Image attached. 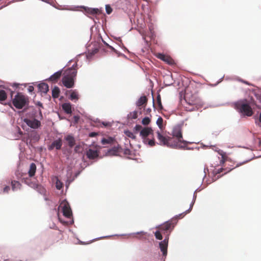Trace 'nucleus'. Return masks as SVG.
Instances as JSON below:
<instances>
[{"instance_id":"f257e3e1","label":"nucleus","mask_w":261,"mask_h":261,"mask_svg":"<svg viewBox=\"0 0 261 261\" xmlns=\"http://www.w3.org/2000/svg\"><path fill=\"white\" fill-rule=\"evenodd\" d=\"M134 130L136 133L140 132V136L144 143L148 144L150 146H155L153 130L151 127H143L140 125H136L134 127Z\"/></svg>"},{"instance_id":"f03ea898","label":"nucleus","mask_w":261,"mask_h":261,"mask_svg":"<svg viewBox=\"0 0 261 261\" xmlns=\"http://www.w3.org/2000/svg\"><path fill=\"white\" fill-rule=\"evenodd\" d=\"M234 109L244 116H251L253 111L249 101L246 99H241L234 103Z\"/></svg>"},{"instance_id":"7ed1b4c3","label":"nucleus","mask_w":261,"mask_h":261,"mask_svg":"<svg viewBox=\"0 0 261 261\" xmlns=\"http://www.w3.org/2000/svg\"><path fill=\"white\" fill-rule=\"evenodd\" d=\"M76 64L72 65L71 68H68L65 71V75L62 78L63 85L67 88H71L74 85V78L77 74Z\"/></svg>"},{"instance_id":"20e7f679","label":"nucleus","mask_w":261,"mask_h":261,"mask_svg":"<svg viewBox=\"0 0 261 261\" xmlns=\"http://www.w3.org/2000/svg\"><path fill=\"white\" fill-rule=\"evenodd\" d=\"M185 99L187 104L191 107V108H190L186 106L187 110L190 111L197 110L202 105L200 99L195 94H190L186 92L185 95Z\"/></svg>"},{"instance_id":"39448f33","label":"nucleus","mask_w":261,"mask_h":261,"mask_svg":"<svg viewBox=\"0 0 261 261\" xmlns=\"http://www.w3.org/2000/svg\"><path fill=\"white\" fill-rule=\"evenodd\" d=\"M28 103L29 99L28 97L21 93H18L12 99L13 106L18 109L23 108Z\"/></svg>"},{"instance_id":"423d86ee","label":"nucleus","mask_w":261,"mask_h":261,"mask_svg":"<svg viewBox=\"0 0 261 261\" xmlns=\"http://www.w3.org/2000/svg\"><path fill=\"white\" fill-rule=\"evenodd\" d=\"M188 142L184 140L177 139L175 137L168 136L167 147L174 148H185Z\"/></svg>"},{"instance_id":"0eeeda50","label":"nucleus","mask_w":261,"mask_h":261,"mask_svg":"<svg viewBox=\"0 0 261 261\" xmlns=\"http://www.w3.org/2000/svg\"><path fill=\"white\" fill-rule=\"evenodd\" d=\"M59 208H61L65 217L69 218L72 216L71 210L67 201H63L60 205Z\"/></svg>"},{"instance_id":"6e6552de","label":"nucleus","mask_w":261,"mask_h":261,"mask_svg":"<svg viewBox=\"0 0 261 261\" xmlns=\"http://www.w3.org/2000/svg\"><path fill=\"white\" fill-rule=\"evenodd\" d=\"M174 227L171 222L167 221L164 224L161 225L158 228L159 230L164 234H167L166 237H169V234Z\"/></svg>"},{"instance_id":"1a4fd4ad","label":"nucleus","mask_w":261,"mask_h":261,"mask_svg":"<svg viewBox=\"0 0 261 261\" xmlns=\"http://www.w3.org/2000/svg\"><path fill=\"white\" fill-rule=\"evenodd\" d=\"M182 126V124H178L175 125L173 128L172 132V136L177 138V139L183 140Z\"/></svg>"},{"instance_id":"9d476101","label":"nucleus","mask_w":261,"mask_h":261,"mask_svg":"<svg viewBox=\"0 0 261 261\" xmlns=\"http://www.w3.org/2000/svg\"><path fill=\"white\" fill-rule=\"evenodd\" d=\"M24 122L30 127L36 129L41 125V122L36 119H24Z\"/></svg>"},{"instance_id":"9b49d317","label":"nucleus","mask_w":261,"mask_h":261,"mask_svg":"<svg viewBox=\"0 0 261 261\" xmlns=\"http://www.w3.org/2000/svg\"><path fill=\"white\" fill-rule=\"evenodd\" d=\"M156 57L169 65H172L175 64V62L173 59L169 56L159 53L156 55Z\"/></svg>"},{"instance_id":"f8f14e48","label":"nucleus","mask_w":261,"mask_h":261,"mask_svg":"<svg viewBox=\"0 0 261 261\" xmlns=\"http://www.w3.org/2000/svg\"><path fill=\"white\" fill-rule=\"evenodd\" d=\"M169 237H166L165 239L160 242L159 247L161 249V251L163 253V255L164 256H166L167 254V247L168 244Z\"/></svg>"},{"instance_id":"ddd939ff","label":"nucleus","mask_w":261,"mask_h":261,"mask_svg":"<svg viewBox=\"0 0 261 261\" xmlns=\"http://www.w3.org/2000/svg\"><path fill=\"white\" fill-rule=\"evenodd\" d=\"M157 138L159 141V145L167 146L168 136H164L159 132H157Z\"/></svg>"},{"instance_id":"4468645a","label":"nucleus","mask_w":261,"mask_h":261,"mask_svg":"<svg viewBox=\"0 0 261 261\" xmlns=\"http://www.w3.org/2000/svg\"><path fill=\"white\" fill-rule=\"evenodd\" d=\"M157 138L159 141V145L167 146L168 136H164L159 132H157Z\"/></svg>"},{"instance_id":"2eb2a0df","label":"nucleus","mask_w":261,"mask_h":261,"mask_svg":"<svg viewBox=\"0 0 261 261\" xmlns=\"http://www.w3.org/2000/svg\"><path fill=\"white\" fill-rule=\"evenodd\" d=\"M62 145V140L61 139H57L53 142L51 145L48 147L49 150H53L54 148L56 149H60Z\"/></svg>"},{"instance_id":"dca6fc26","label":"nucleus","mask_w":261,"mask_h":261,"mask_svg":"<svg viewBox=\"0 0 261 261\" xmlns=\"http://www.w3.org/2000/svg\"><path fill=\"white\" fill-rule=\"evenodd\" d=\"M87 158L89 159H94L98 156V152L96 149H89L86 152Z\"/></svg>"},{"instance_id":"f3484780","label":"nucleus","mask_w":261,"mask_h":261,"mask_svg":"<svg viewBox=\"0 0 261 261\" xmlns=\"http://www.w3.org/2000/svg\"><path fill=\"white\" fill-rule=\"evenodd\" d=\"M61 75H62V71H57L56 73H55L54 74L51 75L46 80L48 81L51 82L53 83H56L60 78Z\"/></svg>"},{"instance_id":"a211bd4d","label":"nucleus","mask_w":261,"mask_h":261,"mask_svg":"<svg viewBox=\"0 0 261 261\" xmlns=\"http://www.w3.org/2000/svg\"><path fill=\"white\" fill-rule=\"evenodd\" d=\"M148 99L146 96H142L140 97L138 100L136 102L137 107L141 108L144 107L147 104Z\"/></svg>"},{"instance_id":"6ab92c4d","label":"nucleus","mask_w":261,"mask_h":261,"mask_svg":"<svg viewBox=\"0 0 261 261\" xmlns=\"http://www.w3.org/2000/svg\"><path fill=\"white\" fill-rule=\"evenodd\" d=\"M39 91L44 94H46L49 90V87L47 84L45 83H42L38 85Z\"/></svg>"},{"instance_id":"aec40b11","label":"nucleus","mask_w":261,"mask_h":261,"mask_svg":"<svg viewBox=\"0 0 261 261\" xmlns=\"http://www.w3.org/2000/svg\"><path fill=\"white\" fill-rule=\"evenodd\" d=\"M115 140L112 137H108L103 138L101 140V144L103 145L106 144H113L115 142Z\"/></svg>"},{"instance_id":"412c9836","label":"nucleus","mask_w":261,"mask_h":261,"mask_svg":"<svg viewBox=\"0 0 261 261\" xmlns=\"http://www.w3.org/2000/svg\"><path fill=\"white\" fill-rule=\"evenodd\" d=\"M36 171V166L35 163H32L30 166V169L28 172L30 177H33L35 175Z\"/></svg>"},{"instance_id":"4be33fe9","label":"nucleus","mask_w":261,"mask_h":261,"mask_svg":"<svg viewBox=\"0 0 261 261\" xmlns=\"http://www.w3.org/2000/svg\"><path fill=\"white\" fill-rule=\"evenodd\" d=\"M62 108L67 114H71L72 113L71 105L70 103H64L62 105Z\"/></svg>"},{"instance_id":"5701e85b","label":"nucleus","mask_w":261,"mask_h":261,"mask_svg":"<svg viewBox=\"0 0 261 261\" xmlns=\"http://www.w3.org/2000/svg\"><path fill=\"white\" fill-rule=\"evenodd\" d=\"M66 140L68 142V145L72 148L75 145V139L74 137L71 135H68L65 138Z\"/></svg>"},{"instance_id":"b1692460","label":"nucleus","mask_w":261,"mask_h":261,"mask_svg":"<svg viewBox=\"0 0 261 261\" xmlns=\"http://www.w3.org/2000/svg\"><path fill=\"white\" fill-rule=\"evenodd\" d=\"M11 186L13 191H16L18 189H20L21 186L20 183L19 181L16 180H12L11 181Z\"/></svg>"},{"instance_id":"393cba45","label":"nucleus","mask_w":261,"mask_h":261,"mask_svg":"<svg viewBox=\"0 0 261 261\" xmlns=\"http://www.w3.org/2000/svg\"><path fill=\"white\" fill-rule=\"evenodd\" d=\"M60 90L59 87L55 86L52 90V96L54 98H57L59 96Z\"/></svg>"},{"instance_id":"a878e982","label":"nucleus","mask_w":261,"mask_h":261,"mask_svg":"<svg viewBox=\"0 0 261 261\" xmlns=\"http://www.w3.org/2000/svg\"><path fill=\"white\" fill-rule=\"evenodd\" d=\"M69 98L71 100H77L79 98L77 92L76 91H71Z\"/></svg>"},{"instance_id":"bb28decb","label":"nucleus","mask_w":261,"mask_h":261,"mask_svg":"<svg viewBox=\"0 0 261 261\" xmlns=\"http://www.w3.org/2000/svg\"><path fill=\"white\" fill-rule=\"evenodd\" d=\"M29 186L32 188L37 189L38 190H40L42 189V190H43V189L42 188V187H41V185H38V184L36 183L35 182H33V181L30 182V183L29 184Z\"/></svg>"},{"instance_id":"cd10ccee","label":"nucleus","mask_w":261,"mask_h":261,"mask_svg":"<svg viewBox=\"0 0 261 261\" xmlns=\"http://www.w3.org/2000/svg\"><path fill=\"white\" fill-rule=\"evenodd\" d=\"M7 98V94L5 90L0 89V101H4Z\"/></svg>"},{"instance_id":"c85d7f7f","label":"nucleus","mask_w":261,"mask_h":261,"mask_svg":"<svg viewBox=\"0 0 261 261\" xmlns=\"http://www.w3.org/2000/svg\"><path fill=\"white\" fill-rule=\"evenodd\" d=\"M124 134L127 137H128L133 140H136L137 139L136 136L134 134V133L129 130H125Z\"/></svg>"},{"instance_id":"c756f323","label":"nucleus","mask_w":261,"mask_h":261,"mask_svg":"<svg viewBox=\"0 0 261 261\" xmlns=\"http://www.w3.org/2000/svg\"><path fill=\"white\" fill-rule=\"evenodd\" d=\"M163 119L161 117H159L156 120V124L162 130L163 129Z\"/></svg>"},{"instance_id":"7c9ffc66","label":"nucleus","mask_w":261,"mask_h":261,"mask_svg":"<svg viewBox=\"0 0 261 261\" xmlns=\"http://www.w3.org/2000/svg\"><path fill=\"white\" fill-rule=\"evenodd\" d=\"M87 12L91 14H96L99 12V10L96 8H88Z\"/></svg>"},{"instance_id":"2f4dec72","label":"nucleus","mask_w":261,"mask_h":261,"mask_svg":"<svg viewBox=\"0 0 261 261\" xmlns=\"http://www.w3.org/2000/svg\"><path fill=\"white\" fill-rule=\"evenodd\" d=\"M118 152V149L117 147H113L108 151V153L110 155H116Z\"/></svg>"},{"instance_id":"473e14b6","label":"nucleus","mask_w":261,"mask_h":261,"mask_svg":"<svg viewBox=\"0 0 261 261\" xmlns=\"http://www.w3.org/2000/svg\"><path fill=\"white\" fill-rule=\"evenodd\" d=\"M156 102L158 106L159 109L161 110L163 109V106L161 102V97L160 95H158L156 98Z\"/></svg>"},{"instance_id":"72a5a7b5","label":"nucleus","mask_w":261,"mask_h":261,"mask_svg":"<svg viewBox=\"0 0 261 261\" xmlns=\"http://www.w3.org/2000/svg\"><path fill=\"white\" fill-rule=\"evenodd\" d=\"M63 183L58 179H57L56 183V187L58 190H61L63 188Z\"/></svg>"},{"instance_id":"f704fd0d","label":"nucleus","mask_w":261,"mask_h":261,"mask_svg":"<svg viewBox=\"0 0 261 261\" xmlns=\"http://www.w3.org/2000/svg\"><path fill=\"white\" fill-rule=\"evenodd\" d=\"M150 122V119L149 117H146L142 120V123L144 125H147Z\"/></svg>"},{"instance_id":"c9c22d12","label":"nucleus","mask_w":261,"mask_h":261,"mask_svg":"<svg viewBox=\"0 0 261 261\" xmlns=\"http://www.w3.org/2000/svg\"><path fill=\"white\" fill-rule=\"evenodd\" d=\"M128 116L130 119H136L138 117V112L137 111H134L132 113H130Z\"/></svg>"},{"instance_id":"e433bc0d","label":"nucleus","mask_w":261,"mask_h":261,"mask_svg":"<svg viewBox=\"0 0 261 261\" xmlns=\"http://www.w3.org/2000/svg\"><path fill=\"white\" fill-rule=\"evenodd\" d=\"M162 233V232L160 230L156 231L154 233V235L156 239L161 240L163 239Z\"/></svg>"},{"instance_id":"4c0bfd02","label":"nucleus","mask_w":261,"mask_h":261,"mask_svg":"<svg viewBox=\"0 0 261 261\" xmlns=\"http://www.w3.org/2000/svg\"><path fill=\"white\" fill-rule=\"evenodd\" d=\"M145 234V232L143 231L138 232L136 233L133 234V238H137L140 239L141 237Z\"/></svg>"},{"instance_id":"58836bf2","label":"nucleus","mask_w":261,"mask_h":261,"mask_svg":"<svg viewBox=\"0 0 261 261\" xmlns=\"http://www.w3.org/2000/svg\"><path fill=\"white\" fill-rule=\"evenodd\" d=\"M106 10L108 14H110L112 12L113 10L109 5H106Z\"/></svg>"},{"instance_id":"ea45409f","label":"nucleus","mask_w":261,"mask_h":261,"mask_svg":"<svg viewBox=\"0 0 261 261\" xmlns=\"http://www.w3.org/2000/svg\"><path fill=\"white\" fill-rule=\"evenodd\" d=\"M193 205V203H192L190 205L189 209L188 211H186L184 213L180 214L179 217H182L184 216L187 213H189L191 211Z\"/></svg>"},{"instance_id":"a19ab883","label":"nucleus","mask_w":261,"mask_h":261,"mask_svg":"<svg viewBox=\"0 0 261 261\" xmlns=\"http://www.w3.org/2000/svg\"><path fill=\"white\" fill-rule=\"evenodd\" d=\"M24 181V182L25 184H26L27 185H28L29 186V184L30 183V182H31L32 181H31V179H29V178H23V179H22Z\"/></svg>"},{"instance_id":"79ce46f5","label":"nucleus","mask_w":261,"mask_h":261,"mask_svg":"<svg viewBox=\"0 0 261 261\" xmlns=\"http://www.w3.org/2000/svg\"><path fill=\"white\" fill-rule=\"evenodd\" d=\"M73 119L75 123H77L80 119V117L79 116H74L73 117Z\"/></svg>"},{"instance_id":"37998d69","label":"nucleus","mask_w":261,"mask_h":261,"mask_svg":"<svg viewBox=\"0 0 261 261\" xmlns=\"http://www.w3.org/2000/svg\"><path fill=\"white\" fill-rule=\"evenodd\" d=\"M34 88L33 86H29L28 88V90L29 92H32L34 91Z\"/></svg>"},{"instance_id":"c03bdc74","label":"nucleus","mask_w":261,"mask_h":261,"mask_svg":"<svg viewBox=\"0 0 261 261\" xmlns=\"http://www.w3.org/2000/svg\"><path fill=\"white\" fill-rule=\"evenodd\" d=\"M10 190V187L9 186H6L3 190L4 192L7 193Z\"/></svg>"},{"instance_id":"a18cd8bd","label":"nucleus","mask_w":261,"mask_h":261,"mask_svg":"<svg viewBox=\"0 0 261 261\" xmlns=\"http://www.w3.org/2000/svg\"><path fill=\"white\" fill-rule=\"evenodd\" d=\"M57 237L58 238H59L60 239H62V238L63 237V234H62V233L61 232V231H59L58 232H57V233L56 234Z\"/></svg>"},{"instance_id":"49530a36","label":"nucleus","mask_w":261,"mask_h":261,"mask_svg":"<svg viewBox=\"0 0 261 261\" xmlns=\"http://www.w3.org/2000/svg\"><path fill=\"white\" fill-rule=\"evenodd\" d=\"M223 169L222 168H221L218 169L217 170H216L215 173L216 174L220 173L221 172H222L223 171Z\"/></svg>"},{"instance_id":"de8ad7c7","label":"nucleus","mask_w":261,"mask_h":261,"mask_svg":"<svg viewBox=\"0 0 261 261\" xmlns=\"http://www.w3.org/2000/svg\"><path fill=\"white\" fill-rule=\"evenodd\" d=\"M37 105L41 107H43L42 104L40 102H38Z\"/></svg>"},{"instance_id":"09e8293b","label":"nucleus","mask_w":261,"mask_h":261,"mask_svg":"<svg viewBox=\"0 0 261 261\" xmlns=\"http://www.w3.org/2000/svg\"><path fill=\"white\" fill-rule=\"evenodd\" d=\"M146 111H147V113H150L151 112V109H147Z\"/></svg>"},{"instance_id":"8fccbe9b","label":"nucleus","mask_w":261,"mask_h":261,"mask_svg":"<svg viewBox=\"0 0 261 261\" xmlns=\"http://www.w3.org/2000/svg\"><path fill=\"white\" fill-rule=\"evenodd\" d=\"M259 122L261 123V112L259 115Z\"/></svg>"},{"instance_id":"3c124183","label":"nucleus","mask_w":261,"mask_h":261,"mask_svg":"<svg viewBox=\"0 0 261 261\" xmlns=\"http://www.w3.org/2000/svg\"><path fill=\"white\" fill-rule=\"evenodd\" d=\"M94 135H95V134H94V133H91V134H90V136H91V137L94 136Z\"/></svg>"},{"instance_id":"603ef678","label":"nucleus","mask_w":261,"mask_h":261,"mask_svg":"<svg viewBox=\"0 0 261 261\" xmlns=\"http://www.w3.org/2000/svg\"><path fill=\"white\" fill-rule=\"evenodd\" d=\"M259 145L261 146V138L259 139Z\"/></svg>"},{"instance_id":"864d4df0","label":"nucleus","mask_w":261,"mask_h":261,"mask_svg":"<svg viewBox=\"0 0 261 261\" xmlns=\"http://www.w3.org/2000/svg\"><path fill=\"white\" fill-rule=\"evenodd\" d=\"M244 83H245V84H247V85H248V84H249L248 83V82H244Z\"/></svg>"},{"instance_id":"5fc2aeb1","label":"nucleus","mask_w":261,"mask_h":261,"mask_svg":"<svg viewBox=\"0 0 261 261\" xmlns=\"http://www.w3.org/2000/svg\"><path fill=\"white\" fill-rule=\"evenodd\" d=\"M111 48H112V50H115V49L113 47H111Z\"/></svg>"}]
</instances>
